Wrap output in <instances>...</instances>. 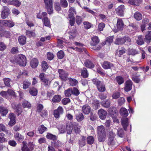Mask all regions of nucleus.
Returning <instances> with one entry per match:
<instances>
[{
	"instance_id": "nucleus-4",
	"label": "nucleus",
	"mask_w": 151,
	"mask_h": 151,
	"mask_svg": "<svg viewBox=\"0 0 151 151\" xmlns=\"http://www.w3.org/2000/svg\"><path fill=\"white\" fill-rule=\"evenodd\" d=\"M131 41V39L128 37H117L115 41V43L118 45H122L124 44L125 42H129Z\"/></svg>"
},
{
	"instance_id": "nucleus-40",
	"label": "nucleus",
	"mask_w": 151,
	"mask_h": 151,
	"mask_svg": "<svg viewBox=\"0 0 151 151\" xmlns=\"http://www.w3.org/2000/svg\"><path fill=\"white\" fill-rule=\"evenodd\" d=\"M134 17L137 21L141 20L142 18V14L138 12H136L134 14Z\"/></svg>"
},
{
	"instance_id": "nucleus-13",
	"label": "nucleus",
	"mask_w": 151,
	"mask_h": 151,
	"mask_svg": "<svg viewBox=\"0 0 151 151\" xmlns=\"http://www.w3.org/2000/svg\"><path fill=\"white\" fill-rule=\"evenodd\" d=\"M102 68L105 69H110L114 67L113 64L108 61H104L101 64Z\"/></svg>"
},
{
	"instance_id": "nucleus-57",
	"label": "nucleus",
	"mask_w": 151,
	"mask_h": 151,
	"mask_svg": "<svg viewBox=\"0 0 151 151\" xmlns=\"http://www.w3.org/2000/svg\"><path fill=\"white\" fill-rule=\"evenodd\" d=\"M117 134L121 137H123L124 135V133L123 130L122 128L118 129L117 130Z\"/></svg>"
},
{
	"instance_id": "nucleus-16",
	"label": "nucleus",
	"mask_w": 151,
	"mask_h": 151,
	"mask_svg": "<svg viewBox=\"0 0 151 151\" xmlns=\"http://www.w3.org/2000/svg\"><path fill=\"white\" fill-rule=\"evenodd\" d=\"M82 110L84 114H88L91 111V108L88 105L85 104L82 106Z\"/></svg>"
},
{
	"instance_id": "nucleus-35",
	"label": "nucleus",
	"mask_w": 151,
	"mask_h": 151,
	"mask_svg": "<svg viewBox=\"0 0 151 151\" xmlns=\"http://www.w3.org/2000/svg\"><path fill=\"white\" fill-rule=\"evenodd\" d=\"M76 119L78 122H81L83 120L84 116L81 112H79L76 114Z\"/></svg>"
},
{
	"instance_id": "nucleus-42",
	"label": "nucleus",
	"mask_w": 151,
	"mask_h": 151,
	"mask_svg": "<svg viewBox=\"0 0 151 151\" xmlns=\"http://www.w3.org/2000/svg\"><path fill=\"white\" fill-rule=\"evenodd\" d=\"M81 75L85 78H86L88 77V74L87 73V70L86 68H83L81 70Z\"/></svg>"
},
{
	"instance_id": "nucleus-18",
	"label": "nucleus",
	"mask_w": 151,
	"mask_h": 151,
	"mask_svg": "<svg viewBox=\"0 0 151 151\" xmlns=\"http://www.w3.org/2000/svg\"><path fill=\"white\" fill-rule=\"evenodd\" d=\"M14 137L17 141L18 142L22 141L24 139V137L19 132H16L15 134Z\"/></svg>"
},
{
	"instance_id": "nucleus-48",
	"label": "nucleus",
	"mask_w": 151,
	"mask_h": 151,
	"mask_svg": "<svg viewBox=\"0 0 151 151\" xmlns=\"http://www.w3.org/2000/svg\"><path fill=\"white\" fill-rule=\"evenodd\" d=\"M31 85V83L28 81H24L23 83V89H26L28 88Z\"/></svg>"
},
{
	"instance_id": "nucleus-10",
	"label": "nucleus",
	"mask_w": 151,
	"mask_h": 151,
	"mask_svg": "<svg viewBox=\"0 0 151 151\" xmlns=\"http://www.w3.org/2000/svg\"><path fill=\"white\" fill-rule=\"evenodd\" d=\"M132 82L131 80L127 81L125 83V86L124 88V91L126 92L130 91L132 88Z\"/></svg>"
},
{
	"instance_id": "nucleus-20",
	"label": "nucleus",
	"mask_w": 151,
	"mask_h": 151,
	"mask_svg": "<svg viewBox=\"0 0 151 151\" xmlns=\"http://www.w3.org/2000/svg\"><path fill=\"white\" fill-rule=\"evenodd\" d=\"M26 37L24 36H21L18 39L19 43L21 45H23L26 43Z\"/></svg>"
},
{
	"instance_id": "nucleus-2",
	"label": "nucleus",
	"mask_w": 151,
	"mask_h": 151,
	"mask_svg": "<svg viewBox=\"0 0 151 151\" xmlns=\"http://www.w3.org/2000/svg\"><path fill=\"white\" fill-rule=\"evenodd\" d=\"M92 81L93 84L96 86L99 91L104 92L106 91L105 85L102 81H100L97 78L93 79Z\"/></svg>"
},
{
	"instance_id": "nucleus-11",
	"label": "nucleus",
	"mask_w": 151,
	"mask_h": 151,
	"mask_svg": "<svg viewBox=\"0 0 151 151\" xmlns=\"http://www.w3.org/2000/svg\"><path fill=\"white\" fill-rule=\"evenodd\" d=\"M63 108L59 106L57 109L54 111L53 114L56 118H58L60 117V115L63 114Z\"/></svg>"
},
{
	"instance_id": "nucleus-54",
	"label": "nucleus",
	"mask_w": 151,
	"mask_h": 151,
	"mask_svg": "<svg viewBox=\"0 0 151 151\" xmlns=\"http://www.w3.org/2000/svg\"><path fill=\"white\" fill-rule=\"evenodd\" d=\"M4 81L5 85L8 86L10 87V79L8 78H5L4 79Z\"/></svg>"
},
{
	"instance_id": "nucleus-15",
	"label": "nucleus",
	"mask_w": 151,
	"mask_h": 151,
	"mask_svg": "<svg viewBox=\"0 0 151 151\" xmlns=\"http://www.w3.org/2000/svg\"><path fill=\"white\" fill-rule=\"evenodd\" d=\"M98 113L99 117L101 119L104 120L105 119L107 114L106 111L101 109L98 110Z\"/></svg>"
},
{
	"instance_id": "nucleus-12",
	"label": "nucleus",
	"mask_w": 151,
	"mask_h": 151,
	"mask_svg": "<svg viewBox=\"0 0 151 151\" xmlns=\"http://www.w3.org/2000/svg\"><path fill=\"white\" fill-rule=\"evenodd\" d=\"M124 6L121 5L119 6L116 9V14L120 16H123L124 15Z\"/></svg>"
},
{
	"instance_id": "nucleus-45",
	"label": "nucleus",
	"mask_w": 151,
	"mask_h": 151,
	"mask_svg": "<svg viewBox=\"0 0 151 151\" xmlns=\"http://www.w3.org/2000/svg\"><path fill=\"white\" fill-rule=\"evenodd\" d=\"M22 106L24 108H30L31 107V104L28 101L25 100L22 103Z\"/></svg>"
},
{
	"instance_id": "nucleus-21",
	"label": "nucleus",
	"mask_w": 151,
	"mask_h": 151,
	"mask_svg": "<svg viewBox=\"0 0 151 151\" xmlns=\"http://www.w3.org/2000/svg\"><path fill=\"white\" fill-rule=\"evenodd\" d=\"M38 63L37 59L36 58H34L31 61L30 65L32 68H35L37 66Z\"/></svg>"
},
{
	"instance_id": "nucleus-27",
	"label": "nucleus",
	"mask_w": 151,
	"mask_h": 151,
	"mask_svg": "<svg viewBox=\"0 0 151 151\" xmlns=\"http://www.w3.org/2000/svg\"><path fill=\"white\" fill-rule=\"evenodd\" d=\"M68 80L70 85L72 86H76L78 83V81L74 78H69Z\"/></svg>"
},
{
	"instance_id": "nucleus-6",
	"label": "nucleus",
	"mask_w": 151,
	"mask_h": 151,
	"mask_svg": "<svg viewBox=\"0 0 151 151\" xmlns=\"http://www.w3.org/2000/svg\"><path fill=\"white\" fill-rule=\"evenodd\" d=\"M26 60L25 56L22 54L19 55L17 59V62L20 65L25 66L26 65Z\"/></svg>"
},
{
	"instance_id": "nucleus-53",
	"label": "nucleus",
	"mask_w": 151,
	"mask_h": 151,
	"mask_svg": "<svg viewBox=\"0 0 151 151\" xmlns=\"http://www.w3.org/2000/svg\"><path fill=\"white\" fill-rule=\"evenodd\" d=\"M57 57L59 59L63 58L64 56V53L62 50H60L57 53Z\"/></svg>"
},
{
	"instance_id": "nucleus-23",
	"label": "nucleus",
	"mask_w": 151,
	"mask_h": 151,
	"mask_svg": "<svg viewBox=\"0 0 151 151\" xmlns=\"http://www.w3.org/2000/svg\"><path fill=\"white\" fill-rule=\"evenodd\" d=\"M85 66L89 68H92L94 67V65L90 60H86L84 63Z\"/></svg>"
},
{
	"instance_id": "nucleus-47",
	"label": "nucleus",
	"mask_w": 151,
	"mask_h": 151,
	"mask_svg": "<svg viewBox=\"0 0 151 151\" xmlns=\"http://www.w3.org/2000/svg\"><path fill=\"white\" fill-rule=\"evenodd\" d=\"M94 138L92 136H88L87 138V142L89 145H91L93 144L94 142Z\"/></svg>"
},
{
	"instance_id": "nucleus-63",
	"label": "nucleus",
	"mask_w": 151,
	"mask_h": 151,
	"mask_svg": "<svg viewBox=\"0 0 151 151\" xmlns=\"http://www.w3.org/2000/svg\"><path fill=\"white\" fill-rule=\"evenodd\" d=\"M110 101L109 100L106 101L102 104V106L106 108H108L110 106Z\"/></svg>"
},
{
	"instance_id": "nucleus-34",
	"label": "nucleus",
	"mask_w": 151,
	"mask_h": 151,
	"mask_svg": "<svg viewBox=\"0 0 151 151\" xmlns=\"http://www.w3.org/2000/svg\"><path fill=\"white\" fill-rule=\"evenodd\" d=\"M46 137L48 139L52 140L53 142L54 141V140H56L57 138V137L56 135L49 133H47Z\"/></svg>"
},
{
	"instance_id": "nucleus-17",
	"label": "nucleus",
	"mask_w": 151,
	"mask_h": 151,
	"mask_svg": "<svg viewBox=\"0 0 151 151\" xmlns=\"http://www.w3.org/2000/svg\"><path fill=\"white\" fill-rule=\"evenodd\" d=\"M9 118L10 119V121L9 123V125L13 126L16 122L15 116L13 113H11L9 114Z\"/></svg>"
},
{
	"instance_id": "nucleus-8",
	"label": "nucleus",
	"mask_w": 151,
	"mask_h": 151,
	"mask_svg": "<svg viewBox=\"0 0 151 151\" xmlns=\"http://www.w3.org/2000/svg\"><path fill=\"white\" fill-rule=\"evenodd\" d=\"M12 108L14 109L17 113V115H19L22 112L21 105L20 104H16L15 103H13L12 104Z\"/></svg>"
},
{
	"instance_id": "nucleus-37",
	"label": "nucleus",
	"mask_w": 151,
	"mask_h": 151,
	"mask_svg": "<svg viewBox=\"0 0 151 151\" xmlns=\"http://www.w3.org/2000/svg\"><path fill=\"white\" fill-rule=\"evenodd\" d=\"M68 17H74V14H76V12L74 7H71L70 8L69 11Z\"/></svg>"
},
{
	"instance_id": "nucleus-28",
	"label": "nucleus",
	"mask_w": 151,
	"mask_h": 151,
	"mask_svg": "<svg viewBox=\"0 0 151 151\" xmlns=\"http://www.w3.org/2000/svg\"><path fill=\"white\" fill-rule=\"evenodd\" d=\"M136 42L139 45H143L144 43V40H143V38L142 35H139L137 39Z\"/></svg>"
},
{
	"instance_id": "nucleus-32",
	"label": "nucleus",
	"mask_w": 151,
	"mask_h": 151,
	"mask_svg": "<svg viewBox=\"0 0 151 151\" xmlns=\"http://www.w3.org/2000/svg\"><path fill=\"white\" fill-rule=\"evenodd\" d=\"M92 42L91 43V45H92L95 46L99 43V40L98 37L97 36H94L91 38Z\"/></svg>"
},
{
	"instance_id": "nucleus-39",
	"label": "nucleus",
	"mask_w": 151,
	"mask_h": 151,
	"mask_svg": "<svg viewBox=\"0 0 151 151\" xmlns=\"http://www.w3.org/2000/svg\"><path fill=\"white\" fill-rule=\"evenodd\" d=\"M61 99L60 95H55L53 97L52 101L53 102H60Z\"/></svg>"
},
{
	"instance_id": "nucleus-58",
	"label": "nucleus",
	"mask_w": 151,
	"mask_h": 151,
	"mask_svg": "<svg viewBox=\"0 0 151 151\" xmlns=\"http://www.w3.org/2000/svg\"><path fill=\"white\" fill-rule=\"evenodd\" d=\"M67 133L68 134H70L72 132L73 128L70 125L68 124L66 126Z\"/></svg>"
},
{
	"instance_id": "nucleus-38",
	"label": "nucleus",
	"mask_w": 151,
	"mask_h": 151,
	"mask_svg": "<svg viewBox=\"0 0 151 151\" xmlns=\"http://www.w3.org/2000/svg\"><path fill=\"white\" fill-rule=\"evenodd\" d=\"M115 80L119 85H121L124 82V78L120 76L116 77L115 78Z\"/></svg>"
},
{
	"instance_id": "nucleus-55",
	"label": "nucleus",
	"mask_w": 151,
	"mask_h": 151,
	"mask_svg": "<svg viewBox=\"0 0 151 151\" xmlns=\"http://www.w3.org/2000/svg\"><path fill=\"white\" fill-rule=\"evenodd\" d=\"M29 92L31 94H37L38 91L36 88H30Z\"/></svg>"
},
{
	"instance_id": "nucleus-26",
	"label": "nucleus",
	"mask_w": 151,
	"mask_h": 151,
	"mask_svg": "<svg viewBox=\"0 0 151 151\" xmlns=\"http://www.w3.org/2000/svg\"><path fill=\"white\" fill-rule=\"evenodd\" d=\"M151 31H148L147 33L145 35L144 40L147 44H149L151 42Z\"/></svg>"
},
{
	"instance_id": "nucleus-49",
	"label": "nucleus",
	"mask_w": 151,
	"mask_h": 151,
	"mask_svg": "<svg viewBox=\"0 0 151 151\" xmlns=\"http://www.w3.org/2000/svg\"><path fill=\"white\" fill-rule=\"evenodd\" d=\"M60 4L63 7L66 8L68 6V3L66 0H60Z\"/></svg>"
},
{
	"instance_id": "nucleus-31",
	"label": "nucleus",
	"mask_w": 151,
	"mask_h": 151,
	"mask_svg": "<svg viewBox=\"0 0 151 151\" xmlns=\"http://www.w3.org/2000/svg\"><path fill=\"white\" fill-rule=\"evenodd\" d=\"M142 2V0H129V3L133 5L139 6Z\"/></svg>"
},
{
	"instance_id": "nucleus-22",
	"label": "nucleus",
	"mask_w": 151,
	"mask_h": 151,
	"mask_svg": "<svg viewBox=\"0 0 151 151\" xmlns=\"http://www.w3.org/2000/svg\"><path fill=\"white\" fill-rule=\"evenodd\" d=\"M70 39H73L77 35L78 33L76 29L75 28L72 29L69 33Z\"/></svg>"
},
{
	"instance_id": "nucleus-9",
	"label": "nucleus",
	"mask_w": 151,
	"mask_h": 151,
	"mask_svg": "<svg viewBox=\"0 0 151 151\" xmlns=\"http://www.w3.org/2000/svg\"><path fill=\"white\" fill-rule=\"evenodd\" d=\"M0 24L9 27H12L14 25V23L10 20H0Z\"/></svg>"
},
{
	"instance_id": "nucleus-59",
	"label": "nucleus",
	"mask_w": 151,
	"mask_h": 151,
	"mask_svg": "<svg viewBox=\"0 0 151 151\" xmlns=\"http://www.w3.org/2000/svg\"><path fill=\"white\" fill-rule=\"evenodd\" d=\"M42 68L43 70H46L48 68V65L47 62L45 61H43L42 63Z\"/></svg>"
},
{
	"instance_id": "nucleus-51",
	"label": "nucleus",
	"mask_w": 151,
	"mask_h": 151,
	"mask_svg": "<svg viewBox=\"0 0 151 151\" xmlns=\"http://www.w3.org/2000/svg\"><path fill=\"white\" fill-rule=\"evenodd\" d=\"M54 6L56 10L58 12H59L61 10V8L60 4L58 2H56L54 4Z\"/></svg>"
},
{
	"instance_id": "nucleus-52",
	"label": "nucleus",
	"mask_w": 151,
	"mask_h": 151,
	"mask_svg": "<svg viewBox=\"0 0 151 151\" xmlns=\"http://www.w3.org/2000/svg\"><path fill=\"white\" fill-rule=\"evenodd\" d=\"M7 93L9 94H14V92L11 89H9L7 92L5 91H2L0 93V94H6Z\"/></svg>"
},
{
	"instance_id": "nucleus-30",
	"label": "nucleus",
	"mask_w": 151,
	"mask_h": 151,
	"mask_svg": "<svg viewBox=\"0 0 151 151\" xmlns=\"http://www.w3.org/2000/svg\"><path fill=\"white\" fill-rule=\"evenodd\" d=\"M140 75H136V74L135 75L134 74H133L131 76V78L132 80L135 83H138L140 81V79L138 78L140 76Z\"/></svg>"
},
{
	"instance_id": "nucleus-7",
	"label": "nucleus",
	"mask_w": 151,
	"mask_h": 151,
	"mask_svg": "<svg viewBox=\"0 0 151 151\" xmlns=\"http://www.w3.org/2000/svg\"><path fill=\"white\" fill-rule=\"evenodd\" d=\"M58 72L59 76L62 80L65 81L67 80L68 74L63 69H59Z\"/></svg>"
},
{
	"instance_id": "nucleus-25",
	"label": "nucleus",
	"mask_w": 151,
	"mask_h": 151,
	"mask_svg": "<svg viewBox=\"0 0 151 151\" xmlns=\"http://www.w3.org/2000/svg\"><path fill=\"white\" fill-rule=\"evenodd\" d=\"M120 113L122 116L127 117L128 116V113L127 110L125 108L122 107L120 110Z\"/></svg>"
},
{
	"instance_id": "nucleus-36",
	"label": "nucleus",
	"mask_w": 151,
	"mask_h": 151,
	"mask_svg": "<svg viewBox=\"0 0 151 151\" xmlns=\"http://www.w3.org/2000/svg\"><path fill=\"white\" fill-rule=\"evenodd\" d=\"M52 145L55 148H58L60 147H61L62 144L61 142L56 139L54 140V141H53L52 142Z\"/></svg>"
},
{
	"instance_id": "nucleus-46",
	"label": "nucleus",
	"mask_w": 151,
	"mask_h": 151,
	"mask_svg": "<svg viewBox=\"0 0 151 151\" xmlns=\"http://www.w3.org/2000/svg\"><path fill=\"white\" fill-rule=\"evenodd\" d=\"M39 132L40 134H42L44 132L46 131L47 129L43 125H42L40 126L38 128Z\"/></svg>"
},
{
	"instance_id": "nucleus-62",
	"label": "nucleus",
	"mask_w": 151,
	"mask_h": 151,
	"mask_svg": "<svg viewBox=\"0 0 151 151\" xmlns=\"http://www.w3.org/2000/svg\"><path fill=\"white\" fill-rule=\"evenodd\" d=\"M82 21V19L81 17L79 16H77L76 17V22L78 24H80Z\"/></svg>"
},
{
	"instance_id": "nucleus-41",
	"label": "nucleus",
	"mask_w": 151,
	"mask_h": 151,
	"mask_svg": "<svg viewBox=\"0 0 151 151\" xmlns=\"http://www.w3.org/2000/svg\"><path fill=\"white\" fill-rule=\"evenodd\" d=\"M106 134H98V139L99 141L100 142H103L105 141Z\"/></svg>"
},
{
	"instance_id": "nucleus-24",
	"label": "nucleus",
	"mask_w": 151,
	"mask_h": 151,
	"mask_svg": "<svg viewBox=\"0 0 151 151\" xmlns=\"http://www.w3.org/2000/svg\"><path fill=\"white\" fill-rule=\"evenodd\" d=\"M8 4L9 5H13L19 7L21 4V2L18 0L8 1Z\"/></svg>"
},
{
	"instance_id": "nucleus-19",
	"label": "nucleus",
	"mask_w": 151,
	"mask_h": 151,
	"mask_svg": "<svg viewBox=\"0 0 151 151\" xmlns=\"http://www.w3.org/2000/svg\"><path fill=\"white\" fill-rule=\"evenodd\" d=\"M124 23L121 19H118L117 22V27L119 30H122L124 27Z\"/></svg>"
},
{
	"instance_id": "nucleus-14",
	"label": "nucleus",
	"mask_w": 151,
	"mask_h": 151,
	"mask_svg": "<svg viewBox=\"0 0 151 151\" xmlns=\"http://www.w3.org/2000/svg\"><path fill=\"white\" fill-rule=\"evenodd\" d=\"M122 125L124 129L126 131L127 127L128 126V119L127 118L123 117L121 119Z\"/></svg>"
},
{
	"instance_id": "nucleus-44",
	"label": "nucleus",
	"mask_w": 151,
	"mask_h": 151,
	"mask_svg": "<svg viewBox=\"0 0 151 151\" xmlns=\"http://www.w3.org/2000/svg\"><path fill=\"white\" fill-rule=\"evenodd\" d=\"M26 35L28 37H35L36 36L35 33L31 31L27 30L26 32Z\"/></svg>"
},
{
	"instance_id": "nucleus-1",
	"label": "nucleus",
	"mask_w": 151,
	"mask_h": 151,
	"mask_svg": "<svg viewBox=\"0 0 151 151\" xmlns=\"http://www.w3.org/2000/svg\"><path fill=\"white\" fill-rule=\"evenodd\" d=\"M35 144L33 142H29L27 144V142L23 141L21 148L22 151H32L33 150Z\"/></svg>"
},
{
	"instance_id": "nucleus-43",
	"label": "nucleus",
	"mask_w": 151,
	"mask_h": 151,
	"mask_svg": "<svg viewBox=\"0 0 151 151\" xmlns=\"http://www.w3.org/2000/svg\"><path fill=\"white\" fill-rule=\"evenodd\" d=\"M42 21L45 26L48 27L50 26V21L47 17H44Z\"/></svg>"
},
{
	"instance_id": "nucleus-33",
	"label": "nucleus",
	"mask_w": 151,
	"mask_h": 151,
	"mask_svg": "<svg viewBox=\"0 0 151 151\" xmlns=\"http://www.w3.org/2000/svg\"><path fill=\"white\" fill-rule=\"evenodd\" d=\"M8 111V110L6 108L3 106H0V113L2 116H5L7 114Z\"/></svg>"
},
{
	"instance_id": "nucleus-29",
	"label": "nucleus",
	"mask_w": 151,
	"mask_h": 151,
	"mask_svg": "<svg viewBox=\"0 0 151 151\" xmlns=\"http://www.w3.org/2000/svg\"><path fill=\"white\" fill-rule=\"evenodd\" d=\"M97 132L98 134H106L105 127L104 126L101 125L97 127Z\"/></svg>"
},
{
	"instance_id": "nucleus-61",
	"label": "nucleus",
	"mask_w": 151,
	"mask_h": 151,
	"mask_svg": "<svg viewBox=\"0 0 151 151\" xmlns=\"http://www.w3.org/2000/svg\"><path fill=\"white\" fill-rule=\"evenodd\" d=\"M3 32L2 33L1 37L3 36H5L6 38H8L10 36V33L8 31L4 30L3 31Z\"/></svg>"
},
{
	"instance_id": "nucleus-3",
	"label": "nucleus",
	"mask_w": 151,
	"mask_h": 151,
	"mask_svg": "<svg viewBox=\"0 0 151 151\" xmlns=\"http://www.w3.org/2000/svg\"><path fill=\"white\" fill-rule=\"evenodd\" d=\"M44 2L45 8L48 14H52L53 12L52 0H44Z\"/></svg>"
},
{
	"instance_id": "nucleus-64",
	"label": "nucleus",
	"mask_w": 151,
	"mask_h": 151,
	"mask_svg": "<svg viewBox=\"0 0 151 151\" xmlns=\"http://www.w3.org/2000/svg\"><path fill=\"white\" fill-rule=\"evenodd\" d=\"M105 24L104 23L101 22L99 23L98 26V29L100 31H102L105 27Z\"/></svg>"
},
{
	"instance_id": "nucleus-56",
	"label": "nucleus",
	"mask_w": 151,
	"mask_h": 151,
	"mask_svg": "<svg viewBox=\"0 0 151 151\" xmlns=\"http://www.w3.org/2000/svg\"><path fill=\"white\" fill-rule=\"evenodd\" d=\"M70 18L69 24L71 26L74 25L75 23V18L74 17H68Z\"/></svg>"
},
{
	"instance_id": "nucleus-50",
	"label": "nucleus",
	"mask_w": 151,
	"mask_h": 151,
	"mask_svg": "<svg viewBox=\"0 0 151 151\" xmlns=\"http://www.w3.org/2000/svg\"><path fill=\"white\" fill-rule=\"evenodd\" d=\"M2 131H4L6 134L9 133V134H11L9 132V131L8 130L5 129V127L4 125L0 124V132Z\"/></svg>"
},
{
	"instance_id": "nucleus-5",
	"label": "nucleus",
	"mask_w": 151,
	"mask_h": 151,
	"mask_svg": "<svg viewBox=\"0 0 151 151\" xmlns=\"http://www.w3.org/2000/svg\"><path fill=\"white\" fill-rule=\"evenodd\" d=\"M10 13V10L8 7L6 6H3L1 15V18L3 19H6L9 16Z\"/></svg>"
},
{
	"instance_id": "nucleus-60",
	"label": "nucleus",
	"mask_w": 151,
	"mask_h": 151,
	"mask_svg": "<svg viewBox=\"0 0 151 151\" xmlns=\"http://www.w3.org/2000/svg\"><path fill=\"white\" fill-rule=\"evenodd\" d=\"M47 58L49 60H52L54 57L53 54L50 52H48L47 54Z\"/></svg>"
}]
</instances>
